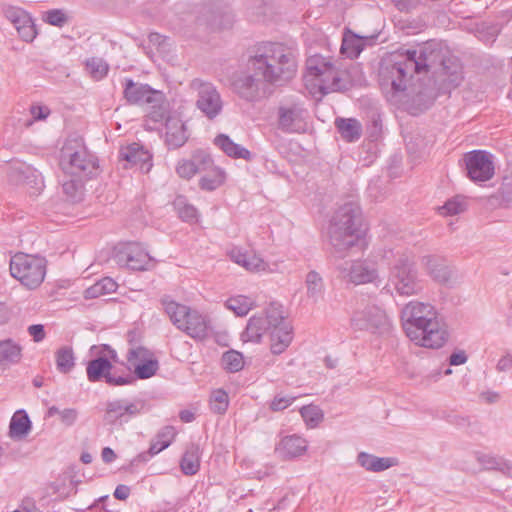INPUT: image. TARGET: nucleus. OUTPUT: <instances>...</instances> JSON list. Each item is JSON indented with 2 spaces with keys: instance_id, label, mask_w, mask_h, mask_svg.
Returning <instances> with one entry per match:
<instances>
[{
  "instance_id": "obj_33",
  "label": "nucleus",
  "mask_w": 512,
  "mask_h": 512,
  "mask_svg": "<svg viewBox=\"0 0 512 512\" xmlns=\"http://www.w3.org/2000/svg\"><path fill=\"white\" fill-rule=\"evenodd\" d=\"M31 429V421L24 410L17 411L11 418L9 434L12 438H22Z\"/></svg>"
},
{
  "instance_id": "obj_29",
  "label": "nucleus",
  "mask_w": 512,
  "mask_h": 512,
  "mask_svg": "<svg viewBox=\"0 0 512 512\" xmlns=\"http://www.w3.org/2000/svg\"><path fill=\"white\" fill-rule=\"evenodd\" d=\"M214 144L228 157L234 159H244L247 161L252 159V153L248 149L244 148L240 144L235 143L226 134L217 135L214 139Z\"/></svg>"
},
{
  "instance_id": "obj_32",
  "label": "nucleus",
  "mask_w": 512,
  "mask_h": 512,
  "mask_svg": "<svg viewBox=\"0 0 512 512\" xmlns=\"http://www.w3.org/2000/svg\"><path fill=\"white\" fill-rule=\"evenodd\" d=\"M357 461L368 471L380 472L384 471L395 464V460L390 457H377L365 452L359 453Z\"/></svg>"
},
{
  "instance_id": "obj_39",
  "label": "nucleus",
  "mask_w": 512,
  "mask_h": 512,
  "mask_svg": "<svg viewBox=\"0 0 512 512\" xmlns=\"http://www.w3.org/2000/svg\"><path fill=\"white\" fill-rule=\"evenodd\" d=\"M117 287V283L112 278L104 277L85 290V298H98L102 295L115 292Z\"/></svg>"
},
{
  "instance_id": "obj_14",
  "label": "nucleus",
  "mask_w": 512,
  "mask_h": 512,
  "mask_svg": "<svg viewBox=\"0 0 512 512\" xmlns=\"http://www.w3.org/2000/svg\"><path fill=\"white\" fill-rule=\"evenodd\" d=\"M113 260L131 270H147L152 265V257L138 242L119 243L113 250Z\"/></svg>"
},
{
  "instance_id": "obj_42",
  "label": "nucleus",
  "mask_w": 512,
  "mask_h": 512,
  "mask_svg": "<svg viewBox=\"0 0 512 512\" xmlns=\"http://www.w3.org/2000/svg\"><path fill=\"white\" fill-rule=\"evenodd\" d=\"M301 417L309 428H315L323 420V411L316 405H306L300 409Z\"/></svg>"
},
{
  "instance_id": "obj_4",
  "label": "nucleus",
  "mask_w": 512,
  "mask_h": 512,
  "mask_svg": "<svg viewBox=\"0 0 512 512\" xmlns=\"http://www.w3.org/2000/svg\"><path fill=\"white\" fill-rule=\"evenodd\" d=\"M360 207L352 202L340 206L332 216L328 229L330 243L336 252L355 246L364 236Z\"/></svg>"
},
{
  "instance_id": "obj_9",
  "label": "nucleus",
  "mask_w": 512,
  "mask_h": 512,
  "mask_svg": "<svg viewBox=\"0 0 512 512\" xmlns=\"http://www.w3.org/2000/svg\"><path fill=\"white\" fill-rule=\"evenodd\" d=\"M106 352L105 356H98L88 361L86 366L87 379L92 382L104 380L110 386H123L132 384L134 377L129 374H117L112 365V361L117 360V352L109 345H103L101 353Z\"/></svg>"
},
{
  "instance_id": "obj_43",
  "label": "nucleus",
  "mask_w": 512,
  "mask_h": 512,
  "mask_svg": "<svg viewBox=\"0 0 512 512\" xmlns=\"http://www.w3.org/2000/svg\"><path fill=\"white\" fill-rule=\"evenodd\" d=\"M222 365L225 370L235 373L243 369V355L235 350L227 351L222 356Z\"/></svg>"
},
{
  "instance_id": "obj_35",
  "label": "nucleus",
  "mask_w": 512,
  "mask_h": 512,
  "mask_svg": "<svg viewBox=\"0 0 512 512\" xmlns=\"http://www.w3.org/2000/svg\"><path fill=\"white\" fill-rule=\"evenodd\" d=\"M305 285L307 296L313 302H318L323 297L325 285L322 276L318 272L309 271L305 277Z\"/></svg>"
},
{
  "instance_id": "obj_62",
  "label": "nucleus",
  "mask_w": 512,
  "mask_h": 512,
  "mask_svg": "<svg viewBox=\"0 0 512 512\" xmlns=\"http://www.w3.org/2000/svg\"><path fill=\"white\" fill-rule=\"evenodd\" d=\"M130 495V488L126 485H118L114 491V497L118 500H126Z\"/></svg>"
},
{
  "instance_id": "obj_19",
  "label": "nucleus",
  "mask_w": 512,
  "mask_h": 512,
  "mask_svg": "<svg viewBox=\"0 0 512 512\" xmlns=\"http://www.w3.org/2000/svg\"><path fill=\"white\" fill-rule=\"evenodd\" d=\"M144 407L142 401L116 399L106 404L104 421L109 425H123L139 415Z\"/></svg>"
},
{
  "instance_id": "obj_59",
  "label": "nucleus",
  "mask_w": 512,
  "mask_h": 512,
  "mask_svg": "<svg viewBox=\"0 0 512 512\" xmlns=\"http://www.w3.org/2000/svg\"><path fill=\"white\" fill-rule=\"evenodd\" d=\"M497 471L504 476L512 478V462L501 457Z\"/></svg>"
},
{
  "instance_id": "obj_3",
  "label": "nucleus",
  "mask_w": 512,
  "mask_h": 512,
  "mask_svg": "<svg viewBox=\"0 0 512 512\" xmlns=\"http://www.w3.org/2000/svg\"><path fill=\"white\" fill-rule=\"evenodd\" d=\"M248 64L265 82L281 86L296 75L297 55L283 44L266 43L258 47Z\"/></svg>"
},
{
  "instance_id": "obj_30",
  "label": "nucleus",
  "mask_w": 512,
  "mask_h": 512,
  "mask_svg": "<svg viewBox=\"0 0 512 512\" xmlns=\"http://www.w3.org/2000/svg\"><path fill=\"white\" fill-rule=\"evenodd\" d=\"M335 126L341 137L347 142H355L362 135V125L355 118H337Z\"/></svg>"
},
{
  "instance_id": "obj_63",
  "label": "nucleus",
  "mask_w": 512,
  "mask_h": 512,
  "mask_svg": "<svg viewBox=\"0 0 512 512\" xmlns=\"http://www.w3.org/2000/svg\"><path fill=\"white\" fill-rule=\"evenodd\" d=\"M101 457L105 463H111L116 459V454L110 447H105L102 450Z\"/></svg>"
},
{
  "instance_id": "obj_56",
  "label": "nucleus",
  "mask_w": 512,
  "mask_h": 512,
  "mask_svg": "<svg viewBox=\"0 0 512 512\" xmlns=\"http://www.w3.org/2000/svg\"><path fill=\"white\" fill-rule=\"evenodd\" d=\"M149 42L154 45V46H157L159 49L161 50H165L166 46L169 45L168 41H169V38L166 37V36H163L159 33H150L149 34Z\"/></svg>"
},
{
  "instance_id": "obj_55",
  "label": "nucleus",
  "mask_w": 512,
  "mask_h": 512,
  "mask_svg": "<svg viewBox=\"0 0 512 512\" xmlns=\"http://www.w3.org/2000/svg\"><path fill=\"white\" fill-rule=\"evenodd\" d=\"M28 333L35 342L44 340L46 333L42 324H33L28 327Z\"/></svg>"
},
{
  "instance_id": "obj_25",
  "label": "nucleus",
  "mask_w": 512,
  "mask_h": 512,
  "mask_svg": "<svg viewBox=\"0 0 512 512\" xmlns=\"http://www.w3.org/2000/svg\"><path fill=\"white\" fill-rule=\"evenodd\" d=\"M165 128V141L169 148L176 149L182 147L188 140L186 125L180 118L167 117Z\"/></svg>"
},
{
  "instance_id": "obj_27",
  "label": "nucleus",
  "mask_w": 512,
  "mask_h": 512,
  "mask_svg": "<svg viewBox=\"0 0 512 512\" xmlns=\"http://www.w3.org/2000/svg\"><path fill=\"white\" fill-rule=\"evenodd\" d=\"M306 439L298 435L283 437L276 446V452L283 459H292L302 456L307 450Z\"/></svg>"
},
{
  "instance_id": "obj_53",
  "label": "nucleus",
  "mask_w": 512,
  "mask_h": 512,
  "mask_svg": "<svg viewBox=\"0 0 512 512\" xmlns=\"http://www.w3.org/2000/svg\"><path fill=\"white\" fill-rule=\"evenodd\" d=\"M501 456L486 453H476L477 462L483 467L484 470H495L499 466Z\"/></svg>"
},
{
  "instance_id": "obj_10",
  "label": "nucleus",
  "mask_w": 512,
  "mask_h": 512,
  "mask_svg": "<svg viewBox=\"0 0 512 512\" xmlns=\"http://www.w3.org/2000/svg\"><path fill=\"white\" fill-rule=\"evenodd\" d=\"M123 96L131 105H151L153 110L149 115L153 121H162L165 118L166 110L162 107L164 95L161 91L153 89L148 84L134 82L131 78H125Z\"/></svg>"
},
{
  "instance_id": "obj_5",
  "label": "nucleus",
  "mask_w": 512,
  "mask_h": 512,
  "mask_svg": "<svg viewBox=\"0 0 512 512\" xmlns=\"http://www.w3.org/2000/svg\"><path fill=\"white\" fill-rule=\"evenodd\" d=\"M162 304L177 329L197 341H202L209 336L211 321L207 315L168 298H164Z\"/></svg>"
},
{
  "instance_id": "obj_57",
  "label": "nucleus",
  "mask_w": 512,
  "mask_h": 512,
  "mask_svg": "<svg viewBox=\"0 0 512 512\" xmlns=\"http://www.w3.org/2000/svg\"><path fill=\"white\" fill-rule=\"evenodd\" d=\"M30 113L34 120H44L48 117L50 111L47 107L33 105L30 108Z\"/></svg>"
},
{
  "instance_id": "obj_49",
  "label": "nucleus",
  "mask_w": 512,
  "mask_h": 512,
  "mask_svg": "<svg viewBox=\"0 0 512 512\" xmlns=\"http://www.w3.org/2000/svg\"><path fill=\"white\" fill-rule=\"evenodd\" d=\"M30 176H34V172L23 165L11 167L8 172L9 181L15 185L26 183Z\"/></svg>"
},
{
  "instance_id": "obj_16",
  "label": "nucleus",
  "mask_w": 512,
  "mask_h": 512,
  "mask_svg": "<svg viewBox=\"0 0 512 512\" xmlns=\"http://www.w3.org/2000/svg\"><path fill=\"white\" fill-rule=\"evenodd\" d=\"M351 325L355 330L383 333L389 329L390 322L382 308L376 305H368L362 310L354 312Z\"/></svg>"
},
{
  "instance_id": "obj_31",
  "label": "nucleus",
  "mask_w": 512,
  "mask_h": 512,
  "mask_svg": "<svg viewBox=\"0 0 512 512\" xmlns=\"http://www.w3.org/2000/svg\"><path fill=\"white\" fill-rule=\"evenodd\" d=\"M181 471L188 476L195 475L200 469V447L195 443L187 446L180 461Z\"/></svg>"
},
{
  "instance_id": "obj_45",
  "label": "nucleus",
  "mask_w": 512,
  "mask_h": 512,
  "mask_svg": "<svg viewBox=\"0 0 512 512\" xmlns=\"http://www.w3.org/2000/svg\"><path fill=\"white\" fill-rule=\"evenodd\" d=\"M154 357L153 353L143 346H131L127 352L129 368H135L137 363H144Z\"/></svg>"
},
{
  "instance_id": "obj_12",
  "label": "nucleus",
  "mask_w": 512,
  "mask_h": 512,
  "mask_svg": "<svg viewBox=\"0 0 512 512\" xmlns=\"http://www.w3.org/2000/svg\"><path fill=\"white\" fill-rule=\"evenodd\" d=\"M190 88L196 93V108L207 119L214 120L222 114L224 101L213 83L196 78L190 82Z\"/></svg>"
},
{
  "instance_id": "obj_11",
  "label": "nucleus",
  "mask_w": 512,
  "mask_h": 512,
  "mask_svg": "<svg viewBox=\"0 0 512 512\" xmlns=\"http://www.w3.org/2000/svg\"><path fill=\"white\" fill-rule=\"evenodd\" d=\"M306 66L308 76L314 77L315 85L318 86L321 94L326 95L346 88L338 70L326 58L320 55L311 56Z\"/></svg>"
},
{
  "instance_id": "obj_54",
  "label": "nucleus",
  "mask_w": 512,
  "mask_h": 512,
  "mask_svg": "<svg viewBox=\"0 0 512 512\" xmlns=\"http://www.w3.org/2000/svg\"><path fill=\"white\" fill-rule=\"evenodd\" d=\"M61 422L66 426H72L78 417V412L74 408H66L59 412Z\"/></svg>"
},
{
  "instance_id": "obj_41",
  "label": "nucleus",
  "mask_w": 512,
  "mask_h": 512,
  "mask_svg": "<svg viewBox=\"0 0 512 512\" xmlns=\"http://www.w3.org/2000/svg\"><path fill=\"white\" fill-rule=\"evenodd\" d=\"M87 178H72L68 181H64L62 188L64 194L71 202H79L83 199L84 195V184L83 180Z\"/></svg>"
},
{
  "instance_id": "obj_26",
  "label": "nucleus",
  "mask_w": 512,
  "mask_h": 512,
  "mask_svg": "<svg viewBox=\"0 0 512 512\" xmlns=\"http://www.w3.org/2000/svg\"><path fill=\"white\" fill-rule=\"evenodd\" d=\"M270 318L269 307L265 310L264 315L252 316L247 323L245 331L241 334L244 342L259 343L262 336L269 330Z\"/></svg>"
},
{
  "instance_id": "obj_36",
  "label": "nucleus",
  "mask_w": 512,
  "mask_h": 512,
  "mask_svg": "<svg viewBox=\"0 0 512 512\" xmlns=\"http://www.w3.org/2000/svg\"><path fill=\"white\" fill-rule=\"evenodd\" d=\"M21 347L11 339L0 341V363L15 364L21 359Z\"/></svg>"
},
{
  "instance_id": "obj_44",
  "label": "nucleus",
  "mask_w": 512,
  "mask_h": 512,
  "mask_svg": "<svg viewBox=\"0 0 512 512\" xmlns=\"http://www.w3.org/2000/svg\"><path fill=\"white\" fill-rule=\"evenodd\" d=\"M174 207L183 221L192 222L197 219V209L193 205L187 203L185 197L178 196L174 200Z\"/></svg>"
},
{
  "instance_id": "obj_17",
  "label": "nucleus",
  "mask_w": 512,
  "mask_h": 512,
  "mask_svg": "<svg viewBox=\"0 0 512 512\" xmlns=\"http://www.w3.org/2000/svg\"><path fill=\"white\" fill-rule=\"evenodd\" d=\"M336 270L341 279L355 285L373 282L378 276L375 264L367 260L343 261Z\"/></svg>"
},
{
  "instance_id": "obj_40",
  "label": "nucleus",
  "mask_w": 512,
  "mask_h": 512,
  "mask_svg": "<svg viewBox=\"0 0 512 512\" xmlns=\"http://www.w3.org/2000/svg\"><path fill=\"white\" fill-rule=\"evenodd\" d=\"M226 307L232 310L237 316H245L254 307V301L244 295L230 297L226 301Z\"/></svg>"
},
{
  "instance_id": "obj_7",
  "label": "nucleus",
  "mask_w": 512,
  "mask_h": 512,
  "mask_svg": "<svg viewBox=\"0 0 512 512\" xmlns=\"http://www.w3.org/2000/svg\"><path fill=\"white\" fill-rule=\"evenodd\" d=\"M389 282L399 295L411 296L421 290L412 252L397 251L390 267Z\"/></svg>"
},
{
  "instance_id": "obj_60",
  "label": "nucleus",
  "mask_w": 512,
  "mask_h": 512,
  "mask_svg": "<svg viewBox=\"0 0 512 512\" xmlns=\"http://www.w3.org/2000/svg\"><path fill=\"white\" fill-rule=\"evenodd\" d=\"M480 399L483 400L485 403L493 404L499 401L500 394L495 391H483L479 395Z\"/></svg>"
},
{
  "instance_id": "obj_61",
  "label": "nucleus",
  "mask_w": 512,
  "mask_h": 512,
  "mask_svg": "<svg viewBox=\"0 0 512 512\" xmlns=\"http://www.w3.org/2000/svg\"><path fill=\"white\" fill-rule=\"evenodd\" d=\"M466 361H467V355L465 354L464 351L455 352V353L451 354V356L449 358V363H450V365H453V366L462 365V364L466 363Z\"/></svg>"
},
{
  "instance_id": "obj_8",
  "label": "nucleus",
  "mask_w": 512,
  "mask_h": 512,
  "mask_svg": "<svg viewBox=\"0 0 512 512\" xmlns=\"http://www.w3.org/2000/svg\"><path fill=\"white\" fill-rule=\"evenodd\" d=\"M10 273L29 290L38 288L47 272V260L38 255L16 253L10 260Z\"/></svg>"
},
{
  "instance_id": "obj_24",
  "label": "nucleus",
  "mask_w": 512,
  "mask_h": 512,
  "mask_svg": "<svg viewBox=\"0 0 512 512\" xmlns=\"http://www.w3.org/2000/svg\"><path fill=\"white\" fill-rule=\"evenodd\" d=\"M212 164V159L205 153H198L191 160H180L176 166L177 174L184 179H191L194 175L204 172Z\"/></svg>"
},
{
  "instance_id": "obj_52",
  "label": "nucleus",
  "mask_w": 512,
  "mask_h": 512,
  "mask_svg": "<svg viewBox=\"0 0 512 512\" xmlns=\"http://www.w3.org/2000/svg\"><path fill=\"white\" fill-rule=\"evenodd\" d=\"M295 396L276 394L269 404L270 410L274 412L282 411L288 408L295 401Z\"/></svg>"
},
{
  "instance_id": "obj_50",
  "label": "nucleus",
  "mask_w": 512,
  "mask_h": 512,
  "mask_svg": "<svg viewBox=\"0 0 512 512\" xmlns=\"http://www.w3.org/2000/svg\"><path fill=\"white\" fill-rule=\"evenodd\" d=\"M43 20L49 25L61 28L68 23L69 17L62 9H51L44 13Z\"/></svg>"
},
{
  "instance_id": "obj_21",
  "label": "nucleus",
  "mask_w": 512,
  "mask_h": 512,
  "mask_svg": "<svg viewBox=\"0 0 512 512\" xmlns=\"http://www.w3.org/2000/svg\"><path fill=\"white\" fill-rule=\"evenodd\" d=\"M119 159L126 162L124 168L137 167L140 171L148 173L152 167L151 153L139 143L121 147Z\"/></svg>"
},
{
  "instance_id": "obj_37",
  "label": "nucleus",
  "mask_w": 512,
  "mask_h": 512,
  "mask_svg": "<svg viewBox=\"0 0 512 512\" xmlns=\"http://www.w3.org/2000/svg\"><path fill=\"white\" fill-rule=\"evenodd\" d=\"M177 434L173 426L163 427L156 435L155 439L151 442L150 453L158 454L172 443Z\"/></svg>"
},
{
  "instance_id": "obj_15",
  "label": "nucleus",
  "mask_w": 512,
  "mask_h": 512,
  "mask_svg": "<svg viewBox=\"0 0 512 512\" xmlns=\"http://www.w3.org/2000/svg\"><path fill=\"white\" fill-rule=\"evenodd\" d=\"M467 177L475 182H486L495 174L493 155L485 150H472L463 157Z\"/></svg>"
},
{
  "instance_id": "obj_13",
  "label": "nucleus",
  "mask_w": 512,
  "mask_h": 512,
  "mask_svg": "<svg viewBox=\"0 0 512 512\" xmlns=\"http://www.w3.org/2000/svg\"><path fill=\"white\" fill-rule=\"evenodd\" d=\"M270 327L268 330L270 350L273 354L283 353L291 344L294 333L289 320L284 316L282 307L276 304L269 306Z\"/></svg>"
},
{
  "instance_id": "obj_34",
  "label": "nucleus",
  "mask_w": 512,
  "mask_h": 512,
  "mask_svg": "<svg viewBox=\"0 0 512 512\" xmlns=\"http://www.w3.org/2000/svg\"><path fill=\"white\" fill-rule=\"evenodd\" d=\"M205 171H207V174L202 176L199 180V186L201 189L213 191L224 183L226 175L224 170L221 168L213 166L212 163Z\"/></svg>"
},
{
  "instance_id": "obj_51",
  "label": "nucleus",
  "mask_w": 512,
  "mask_h": 512,
  "mask_svg": "<svg viewBox=\"0 0 512 512\" xmlns=\"http://www.w3.org/2000/svg\"><path fill=\"white\" fill-rule=\"evenodd\" d=\"M466 209V202L462 197H454L448 200L441 208V214L443 215H457L464 212Z\"/></svg>"
},
{
  "instance_id": "obj_64",
  "label": "nucleus",
  "mask_w": 512,
  "mask_h": 512,
  "mask_svg": "<svg viewBox=\"0 0 512 512\" xmlns=\"http://www.w3.org/2000/svg\"><path fill=\"white\" fill-rule=\"evenodd\" d=\"M156 454H151L150 453V448L148 449V451H145V452H142L140 454H138L133 460H132V465H136L140 462H147L150 460L151 457L155 456Z\"/></svg>"
},
{
  "instance_id": "obj_6",
  "label": "nucleus",
  "mask_w": 512,
  "mask_h": 512,
  "mask_svg": "<svg viewBox=\"0 0 512 512\" xmlns=\"http://www.w3.org/2000/svg\"><path fill=\"white\" fill-rule=\"evenodd\" d=\"M62 170L78 178H93L99 174L97 157L91 153L82 140L69 139L61 149Z\"/></svg>"
},
{
  "instance_id": "obj_48",
  "label": "nucleus",
  "mask_w": 512,
  "mask_h": 512,
  "mask_svg": "<svg viewBox=\"0 0 512 512\" xmlns=\"http://www.w3.org/2000/svg\"><path fill=\"white\" fill-rule=\"evenodd\" d=\"M86 67L95 79H102L107 75L109 70L108 64L101 58L88 59L86 61Z\"/></svg>"
},
{
  "instance_id": "obj_46",
  "label": "nucleus",
  "mask_w": 512,
  "mask_h": 512,
  "mask_svg": "<svg viewBox=\"0 0 512 512\" xmlns=\"http://www.w3.org/2000/svg\"><path fill=\"white\" fill-rule=\"evenodd\" d=\"M210 409L216 414H224L229 405V398L226 391L218 389L212 392L210 396Z\"/></svg>"
},
{
  "instance_id": "obj_1",
  "label": "nucleus",
  "mask_w": 512,
  "mask_h": 512,
  "mask_svg": "<svg viewBox=\"0 0 512 512\" xmlns=\"http://www.w3.org/2000/svg\"><path fill=\"white\" fill-rule=\"evenodd\" d=\"M435 69L441 88L451 90L458 87L463 79V67L458 58L444 57L440 49L426 45L417 50H407L399 55L388 72L395 91H404L413 73Z\"/></svg>"
},
{
  "instance_id": "obj_2",
  "label": "nucleus",
  "mask_w": 512,
  "mask_h": 512,
  "mask_svg": "<svg viewBox=\"0 0 512 512\" xmlns=\"http://www.w3.org/2000/svg\"><path fill=\"white\" fill-rule=\"evenodd\" d=\"M401 321L406 336L416 345L438 349L447 341L445 324L430 303L410 301L401 311Z\"/></svg>"
},
{
  "instance_id": "obj_23",
  "label": "nucleus",
  "mask_w": 512,
  "mask_h": 512,
  "mask_svg": "<svg viewBox=\"0 0 512 512\" xmlns=\"http://www.w3.org/2000/svg\"><path fill=\"white\" fill-rule=\"evenodd\" d=\"M261 82L251 74L240 73L234 76L231 88L240 98L253 102L260 97Z\"/></svg>"
},
{
  "instance_id": "obj_58",
  "label": "nucleus",
  "mask_w": 512,
  "mask_h": 512,
  "mask_svg": "<svg viewBox=\"0 0 512 512\" xmlns=\"http://www.w3.org/2000/svg\"><path fill=\"white\" fill-rule=\"evenodd\" d=\"M496 369L499 372H507L512 370V356L505 355L501 357L496 365Z\"/></svg>"
},
{
  "instance_id": "obj_22",
  "label": "nucleus",
  "mask_w": 512,
  "mask_h": 512,
  "mask_svg": "<svg viewBox=\"0 0 512 512\" xmlns=\"http://www.w3.org/2000/svg\"><path fill=\"white\" fill-rule=\"evenodd\" d=\"M420 262L427 275L435 282L445 284L452 278L453 271L443 257L425 255Z\"/></svg>"
},
{
  "instance_id": "obj_20",
  "label": "nucleus",
  "mask_w": 512,
  "mask_h": 512,
  "mask_svg": "<svg viewBox=\"0 0 512 512\" xmlns=\"http://www.w3.org/2000/svg\"><path fill=\"white\" fill-rule=\"evenodd\" d=\"M4 15L13 24L22 40L32 42L35 39L37 30L28 12L19 7L9 6L4 10Z\"/></svg>"
},
{
  "instance_id": "obj_47",
  "label": "nucleus",
  "mask_w": 512,
  "mask_h": 512,
  "mask_svg": "<svg viewBox=\"0 0 512 512\" xmlns=\"http://www.w3.org/2000/svg\"><path fill=\"white\" fill-rule=\"evenodd\" d=\"M133 369L138 379H148L156 374L159 369V363L155 357H152L144 363H137Z\"/></svg>"
},
{
  "instance_id": "obj_18",
  "label": "nucleus",
  "mask_w": 512,
  "mask_h": 512,
  "mask_svg": "<svg viewBox=\"0 0 512 512\" xmlns=\"http://www.w3.org/2000/svg\"><path fill=\"white\" fill-rule=\"evenodd\" d=\"M278 128L284 133H303L307 130V110L300 103L282 104L278 108Z\"/></svg>"
},
{
  "instance_id": "obj_38",
  "label": "nucleus",
  "mask_w": 512,
  "mask_h": 512,
  "mask_svg": "<svg viewBox=\"0 0 512 512\" xmlns=\"http://www.w3.org/2000/svg\"><path fill=\"white\" fill-rule=\"evenodd\" d=\"M56 367L60 373L67 374L75 366V356L73 349L69 346H63L55 352Z\"/></svg>"
},
{
  "instance_id": "obj_28",
  "label": "nucleus",
  "mask_w": 512,
  "mask_h": 512,
  "mask_svg": "<svg viewBox=\"0 0 512 512\" xmlns=\"http://www.w3.org/2000/svg\"><path fill=\"white\" fill-rule=\"evenodd\" d=\"M230 259L251 272L265 271L268 264L255 253L243 252L241 249L233 248L229 253Z\"/></svg>"
}]
</instances>
